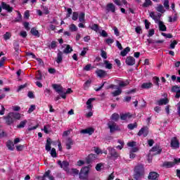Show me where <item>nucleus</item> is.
Here are the masks:
<instances>
[{
  "mask_svg": "<svg viewBox=\"0 0 180 180\" xmlns=\"http://www.w3.org/2000/svg\"><path fill=\"white\" fill-rule=\"evenodd\" d=\"M108 129H110V133H115V131H120V127L115 121H109L107 124Z\"/></svg>",
  "mask_w": 180,
  "mask_h": 180,
  "instance_id": "f257e3e1",
  "label": "nucleus"
},
{
  "mask_svg": "<svg viewBox=\"0 0 180 180\" xmlns=\"http://www.w3.org/2000/svg\"><path fill=\"white\" fill-rule=\"evenodd\" d=\"M58 165H59L60 168H63V169L65 171V172H68V174L70 173V162H68V161L64 160L61 162V160H58Z\"/></svg>",
  "mask_w": 180,
  "mask_h": 180,
  "instance_id": "f03ea898",
  "label": "nucleus"
},
{
  "mask_svg": "<svg viewBox=\"0 0 180 180\" xmlns=\"http://www.w3.org/2000/svg\"><path fill=\"white\" fill-rule=\"evenodd\" d=\"M180 163V158H174L173 162H165L163 163V167L165 168H172L175 165Z\"/></svg>",
  "mask_w": 180,
  "mask_h": 180,
  "instance_id": "7ed1b4c3",
  "label": "nucleus"
},
{
  "mask_svg": "<svg viewBox=\"0 0 180 180\" xmlns=\"http://www.w3.org/2000/svg\"><path fill=\"white\" fill-rule=\"evenodd\" d=\"M88 172H89V169L88 168V167H82L79 174V179H85V178H86Z\"/></svg>",
  "mask_w": 180,
  "mask_h": 180,
  "instance_id": "20e7f679",
  "label": "nucleus"
},
{
  "mask_svg": "<svg viewBox=\"0 0 180 180\" xmlns=\"http://www.w3.org/2000/svg\"><path fill=\"white\" fill-rule=\"evenodd\" d=\"M109 12H112V13L116 12V6L113 3L108 4L105 6V13H109Z\"/></svg>",
  "mask_w": 180,
  "mask_h": 180,
  "instance_id": "39448f33",
  "label": "nucleus"
},
{
  "mask_svg": "<svg viewBox=\"0 0 180 180\" xmlns=\"http://www.w3.org/2000/svg\"><path fill=\"white\" fill-rule=\"evenodd\" d=\"M170 146L174 150L179 148V141L178 140V138L173 137L171 140Z\"/></svg>",
  "mask_w": 180,
  "mask_h": 180,
  "instance_id": "423d86ee",
  "label": "nucleus"
},
{
  "mask_svg": "<svg viewBox=\"0 0 180 180\" xmlns=\"http://www.w3.org/2000/svg\"><path fill=\"white\" fill-rule=\"evenodd\" d=\"M108 150L110 154L111 155V157L114 158V160H117V158H119L120 155L116 151V149H115L112 147H109V148H108Z\"/></svg>",
  "mask_w": 180,
  "mask_h": 180,
  "instance_id": "0eeeda50",
  "label": "nucleus"
},
{
  "mask_svg": "<svg viewBox=\"0 0 180 180\" xmlns=\"http://www.w3.org/2000/svg\"><path fill=\"white\" fill-rule=\"evenodd\" d=\"M172 92H174L176 94L175 98L176 99H179L180 98V86H178V85H174L172 87Z\"/></svg>",
  "mask_w": 180,
  "mask_h": 180,
  "instance_id": "6e6552de",
  "label": "nucleus"
},
{
  "mask_svg": "<svg viewBox=\"0 0 180 180\" xmlns=\"http://www.w3.org/2000/svg\"><path fill=\"white\" fill-rule=\"evenodd\" d=\"M52 87L58 94H61L62 95V94L64 93V87H63L60 84H54L52 85Z\"/></svg>",
  "mask_w": 180,
  "mask_h": 180,
  "instance_id": "1a4fd4ad",
  "label": "nucleus"
},
{
  "mask_svg": "<svg viewBox=\"0 0 180 180\" xmlns=\"http://www.w3.org/2000/svg\"><path fill=\"white\" fill-rule=\"evenodd\" d=\"M143 137H147L148 135V127H142L140 131L138 132V136H143Z\"/></svg>",
  "mask_w": 180,
  "mask_h": 180,
  "instance_id": "9d476101",
  "label": "nucleus"
},
{
  "mask_svg": "<svg viewBox=\"0 0 180 180\" xmlns=\"http://www.w3.org/2000/svg\"><path fill=\"white\" fill-rule=\"evenodd\" d=\"M94 132H95V129L91 127L87 128L85 129H82L80 131V133H82V134H89V136L94 134Z\"/></svg>",
  "mask_w": 180,
  "mask_h": 180,
  "instance_id": "9b49d317",
  "label": "nucleus"
},
{
  "mask_svg": "<svg viewBox=\"0 0 180 180\" xmlns=\"http://www.w3.org/2000/svg\"><path fill=\"white\" fill-rule=\"evenodd\" d=\"M160 176V174L155 172H150L149 173V175L148 176L149 180H158V177Z\"/></svg>",
  "mask_w": 180,
  "mask_h": 180,
  "instance_id": "f8f14e48",
  "label": "nucleus"
},
{
  "mask_svg": "<svg viewBox=\"0 0 180 180\" xmlns=\"http://www.w3.org/2000/svg\"><path fill=\"white\" fill-rule=\"evenodd\" d=\"M127 65H134L136 64V59L133 56H128L125 60Z\"/></svg>",
  "mask_w": 180,
  "mask_h": 180,
  "instance_id": "ddd939ff",
  "label": "nucleus"
},
{
  "mask_svg": "<svg viewBox=\"0 0 180 180\" xmlns=\"http://www.w3.org/2000/svg\"><path fill=\"white\" fill-rule=\"evenodd\" d=\"M95 101V98H89L86 101L87 109L89 110L88 113H92V101Z\"/></svg>",
  "mask_w": 180,
  "mask_h": 180,
  "instance_id": "4468645a",
  "label": "nucleus"
},
{
  "mask_svg": "<svg viewBox=\"0 0 180 180\" xmlns=\"http://www.w3.org/2000/svg\"><path fill=\"white\" fill-rule=\"evenodd\" d=\"M1 8L2 9H4L5 11H8L9 13L12 12L13 11V7H11L9 6V4H7L5 2H1Z\"/></svg>",
  "mask_w": 180,
  "mask_h": 180,
  "instance_id": "2eb2a0df",
  "label": "nucleus"
},
{
  "mask_svg": "<svg viewBox=\"0 0 180 180\" xmlns=\"http://www.w3.org/2000/svg\"><path fill=\"white\" fill-rule=\"evenodd\" d=\"M96 158H98V155L95 154L91 153L89 155V156L86 158L87 164H91V162H92V161H95Z\"/></svg>",
  "mask_w": 180,
  "mask_h": 180,
  "instance_id": "dca6fc26",
  "label": "nucleus"
},
{
  "mask_svg": "<svg viewBox=\"0 0 180 180\" xmlns=\"http://www.w3.org/2000/svg\"><path fill=\"white\" fill-rule=\"evenodd\" d=\"M135 172L138 174H142L144 175V166H143V165H139L136 166Z\"/></svg>",
  "mask_w": 180,
  "mask_h": 180,
  "instance_id": "f3484780",
  "label": "nucleus"
},
{
  "mask_svg": "<svg viewBox=\"0 0 180 180\" xmlns=\"http://www.w3.org/2000/svg\"><path fill=\"white\" fill-rule=\"evenodd\" d=\"M96 74L98 75V77H99V78H105V77L108 75V73H106V71L101 69L96 71Z\"/></svg>",
  "mask_w": 180,
  "mask_h": 180,
  "instance_id": "a211bd4d",
  "label": "nucleus"
},
{
  "mask_svg": "<svg viewBox=\"0 0 180 180\" xmlns=\"http://www.w3.org/2000/svg\"><path fill=\"white\" fill-rule=\"evenodd\" d=\"M66 148L67 150H71L72 147L71 146H74V141H72V139L68 138L66 139Z\"/></svg>",
  "mask_w": 180,
  "mask_h": 180,
  "instance_id": "6ab92c4d",
  "label": "nucleus"
},
{
  "mask_svg": "<svg viewBox=\"0 0 180 180\" xmlns=\"http://www.w3.org/2000/svg\"><path fill=\"white\" fill-rule=\"evenodd\" d=\"M4 119L6 120V123L7 124H12V123H13V122L15 120L13 119V117H12V114L11 113H10L8 117H5Z\"/></svg>",
  "mask_w": 180,
  "mask_h": 180,
  "instance_id": "aec40b11",
  "label": "nucleus"
},
{
  "mask_svg": "<svg viewBox=\"0 0 180 180\" xmlns=\"http://www.w3.org/2000/svg\"><path fill=\"white\" fill-rule=\"evenodd\" d=\"M169 102V100H168L167 98H165L158 101L157 103L159 105V106H162V105L168 104Z\"/></svg>",
  "mask_w": 180,
  "mask_h": 180,
  "instance_id": "412c9836",
  "label": "nucleus"
},
{
  "mask_svg": "<svg viewBox=\"0 0 180 180\" xmlns=\"http://www.w3.org/2000/svg\"><path fill=\"white\" fill-rule=\"evenodd\" d=\"M72 94V89H71V88H68L65 91V89H63V94H60V96L63 99H65V98H67V94Z\"/></svg>",
  "mask_w": 180,
  "mask_h": 180,
  "instance_id": "4be33fe9",
  "label": "nucleus"
},
{
  "mask_svg": "<svg viewBox=\"0 0 180 180\" xmlns=\"http://www.w3.org/2000/svg\"><path fill=\"white\" fill-rule=\"evenodd\" d=\"M153 86V83L146 82L141 84V88L142 89H150Z\"/></svg>",
  "mask_w": 180,
  "mask_h": 180,
  "instance_id": "5701e85b",
  "label": "nucleus"
},
{
  "mask_svg": "<svg viewBox=\"0 0 180 180\" xmlns=\"http://www.w3.org/2000/svg\"><path fill=\"white\" fill-rule=\"evenodd\" d=\"M117 90H115V91L111 93V95L113 97H116V96H119V95H120L122 94V89L120 87H117L116 88Z\"/></svg>",
  "mask_w": 180,
  "mask_h": 180,
  "instance_id": "b1692460",
  "label": "nucleus"
},
{
  "mask_svg": "<svg viewBox=\"0 0 180 180\" xmlns=\"http://www.w3.org/2000/svg\"><path fill=\"white\" fill-rule=\"evenodd\" d=\"M159 30L160 32H167V26L164 25V22L162 21H159Z\"/></svg>",
  "mask_w": 180,
  "mask_h": 180,
  "instance_id": "393cba45",
  "label": "nucleus"
},
{
  "mask_svg": "<svg viewBox=\"0 0 180 180\" xmlns=\"http://www.w3.org/2000/svg\"><path fill=\"white\" fill-rule=\"evenodd\" d=\"M31 34L32 36H35V37H40V33L39 30H36L34 27H32L30 31Z\"/></svg>",
  "mask_w": 180,
  "mask_h": 180,
  "instance_id": "a878e982",
  "label": "nucleus"
},
{
  "mask_svg": "<svg viewBox=\"0 0 180 180\" xmlns=\"http://www.w3.org/2000/svg\"><path fill=\"white\" fill-rule=\"evenodd\" d=\"M6 146L8 150H11V151H13L15 150V145L13 144V142L12 141H8L6 143Z\"/></svg>",
  "mask_w": 180,
  "mask_h": 180,
  "instance_id": "bb28decb",
  "label": "nucleus"
},
{
  "mask_svg": "<svg viewBox=\"0 0 180 180\" xmlns=\"http://www.w3.org/2000/svg\"><path fill=\"white\" fill-rule=\"evenodd\" d=\"M61 61H63V52L61 51H59L57 54L56 63H58V64H60Z\"/></svg>",
  "mask_w": 180,
  "mask_h": 180,
  "instance_id": "cd10ccee",
  "label": "nucleus"
},
{
  "mask_svg": "<svg viewBox=\"0 0 180 180\" xmlns=\"http://www.w3.org/2000/svg\"><path fill=\"white\" fill-rule=\"evenodd\" d=\"M143 8H148L153 6V1L151 0H145V2L142 4Z\"/></svg>",
  "mask_w": 180,
  "mask_h": 180,
  "instance_id": "c85d7f7f",
  "label": "nucleus"
},
{
  "mask_svg": "<svg viewBox=\"0 0 180 180\" xmlns=\"http://www.w3.org/2000/svg\"><path fill=\"white\" fill-rule=\"evenodd\" d=\"M45 148H46V151H50L51 150V139H48L46 140Z\"/></svg>",
  "mask_w": 180,
  "mask_h": 180,
  "instance_id": "c756f323",
  "label": "nucleus"
},
{
  "mask_svg": "<svg viewBox=\"0 0 180 180\" xmlns=\"http://www.w3.org/2000/svg\"><path fill=\"white\" fill-rule=\"evenodd\" d=\"M129 52H130V47L127 46L120 52V56H122V57H125V56H127V53Z\"/></svg>",
  "mask_w": 180,
  "mask_h": 180,
  "instance_id": "7c9ffc66",
  "label": "nucleus"
},
{
  "mask_svg": "<svg viewBox=\"0 0 180 180\" xmlns=\"http://www.w3.org/2000/svg\"><path fill=\"white\" fill-rule=\"evenodd\" d=\"M72 51V48L70 45H67L66 48L63 50L65 54H70Z\"/></svg>",
  "mask_w": 180,
  "mask_h": 180,
  "instance_id": "2f4dec72",
  "label": "nucleus"
},
{
  "mask_svg": "<svg viewBox=\"0 0 180 180\" xmlns=\"http://www.w3.org/2000/svg\"><path fill=\"white\" fill-rule=\"evenodd\" d=\"M49 49L50 50H51V49L54 50V49H57V41H52L51 44L49 46Z\"/></svg>",
  "mask_w": 180,
  "mask_h": 180,
  "instance_id": "473e14b6",
  "label": "nucleus"
},
{
  "mask_svg": "<svg viewBox=\"0 0 180 180\" xmlns=\"http://www.w3.org/2000/svg\"><path fill=\"white\" fill-rule=\"evenodd\" d=\"M156 11H158V12H160V13H164L165 12V10H164V6H162V4H158L156 8Z\"/></svg>",
  "mask_w": 180,
  "mask_h": 180,
  "instance_id": "72a5a7b5",
  "label": "nucleus"
},
{
  "mask_svg": "<svg viewBox=\"0 0 180 180\" xmlns=\"http://www.w3.org/2000/svg\"><path fill=\"white\" fill-rule=\"evenodd\" d=\"M89 28L94 32H98L99 30V25H98V24H92L89 25Z\"/></svg>",
  "mask_w": 180,
  "mask_h": 180,
  "instance_id": "f704fd0d",
  "label": "nucleus"
},
{
  "mask_svg": "<svg viewBox=\"0 0 180 180\" xmlns=\"http://www.w3.org/2000/svg\"><path fill=\"white\" fill-rule=\"evenodd\" d=\"M131 115L130 114H122L120 115L121 120H127V119H130Z\"/></svg>",
  "mask_w": 180,
  "mask_h": 180,
  "instance_id": "c9c22d12",
  "label": "nucleus"
},
{
  "mask_svg": "<svg viewBox=\"0 0 180 180\" xmlns=\"http://www.w3.org/2000/svg\"><path fill=\"white\" fill-rule=\"evenodd\" d=\"M143 176H144V174H143L142 173L135 172V174L134 175V179H136V180L141 179V178H143Z\"/></svg>",
  "mask_w": 180,
  "mask_h": 180,
  "instance_id": "e433bc0d",
  "label": "nucleus"
},
{
  "mask_svg": "<svg viewBox=\"0 0 180 180\" xmlns=\"http://www.w3.org/2000/svg\"><path fill=\"white\" fill-rule=\"evenodd\" d=\"M26 123H27V120H25L23 121H21L20 124L17 126L18 129H23L25 126H26Z\"/></svg>",
  "mask_w": 180,
  "mask_h": 180,
  "instance_id": "4c0bfd02",
  "label": "nucleus"
},
{
  "mask_svg": "<svg viewBox=\"0 0 180 180\" xmlns=\"http://www.w3.org/2000/svg\"><path fill=\"white\" fill-rule=\"evenodd\" d=\"M11 116L14 120H19L22 117L20 113H11Z\"/></svg>",
  "mask_w": 180,
  "mask_h": 180,
  "instance_id": "58836bf2",
  "label": "nucleus"
},
{
  "mask_svg": "<svg viewBox=\"0 0 180 180\" xmlns=\"http://www.w3.org/2000/svg\"><path fill=\"white\" fill-rule=\"evenodd\" d=\"M111 119L114 122H117V120H119V119H120V116L119 115V114H112L111 116Z\"/></svg>",
  "mask_w": 180,
  "mask_h": 180,
  "instance_id": "ea45409f",
  "label": "nucleus"
},
{
  "mask_svg": "<svg viewBox=\"0 0 180 180\" xmlns=\"http://www.w3.org/2000/svg\"><path fill=\"white\" fill-rule=\"evenodd\" d=\"M104 64L105 65V68H107V70H112V63H110L109 61L104 60Z\"/></svg>",
  "mask_w": 180,
  "mask_h": 180,
  "instance_id": "a19ab883",
  "label": "nucleus"
},
{
  "mask_svg": "<svg viewBox=\"0 0 180 180\" xmlns=\"http://www.w3.org/2000/svg\"><path fill=\"white\" fill-rule=\"evenodd\" d=\"M153 81L154 84L157 85V86H160V77H154L153 78Z\"/></svg>",
  "mask_w": 180,
  "mask_h": 180,
  "instance_id": "79ce46f5",
  "label": "nucleus"
},
{
  "mask_svg": "<svg viewBox=\"0 0 180 180\" xmlns=\"http://www.w3.org/2000/svg\"><path fill=\"white\" fill-rule=\"evenodd\" d=\"M79 22H85V13H81L79 15Z\"/></svg>",
  "mask_w": 180,
  "mask_h": 180,
  "instance_id": "37998d69",
  "label": "nucleus"
},
{
  "mask_svg": "<svg viewBox=\"0 0 180 180\" xmlns=\"http://www.w3.org/2000/svg\"><path fill=\"white\" fill-rule=\"evenodd\" d=\"M128 129H129V130H133L134 129H136V127H137V122H135L134 124H129L127 126Z\"/></svg>",
  "mask_w": 180,
  "mask_h": 180,
  "instance_id": "c03bdc74",
  "label": "nucleus"
},
{
  "mask_svg": "<svg viewBox=\"0 0 180 180\" xmlns=\"http://www.w3.org/2000/svg\"><path fill=\"white\" fill-rule=\"evenodd\" d=\"M51 155L53 158H56L57 157V151L56 150V148H53L51 150Z\"/></svg>",
  "mask_w": 180,
  "mask_h": 180,
  "instance_id": "a18cd8bd",
  "label": "nucleus"
},
{
  "mask_svg": "<svg viewBox=\"0 0 180 180\" xmlns=\"http://www.w3.org/2000/svg\"><path fill=\"white\" fill-rule=\"evenodd\" d=\"M41 7L43 8L44 13L45 15H49V13H50V11H49V8H47V6L41 5Z\"/></svg>",
  "mask_w": 180,
  "mask_h": 180,
  "instance_id": "49530a36",
  "label": "nucleus"
},
{
  "mask_svg": "<svg viewBox=\"0 0 180 180\" xmlns=\"http://www.w3.org/2000/svg\"><path fill=\"white\" fill-rule=\"evenodd\" d=\"M36 79H38L39 81H41V79H43V75H41V72L40 70L37 72V74L36 75Z\"/></svg>",
  "mask_w": 180,
  "mask_h": 180,
  "instance_id": "de8ad7c7",
  "label": "nucleus"
},
{
  "mask_svg": "<svg viewBox=\"0 0 180 180\" xmlns=\"http://www.w3.org/2000/svg\"><path fill=\"white\" fill-rule=\"evenodd\" d=\"M150 18H152V19H153V20H155V23H158V19H157V17L154 12H151L150 13Z\"/></svg>",
  "mask_w": 180,
  "mask_h": 180,
  "instance_id": "09e8293b",
  "label": "nucleus"
},
{
  "mask_svg": "<svg viewBox=\"0 0 180 180\" xmlns=\"http://www.w3.org/2000/svg\"><path fill=\"white\" fill-rule=\"evenodd\" d=\"M22 21V14H20V12H18V17L15 18L14 22H21Z\"/></svg>",
  "mask_w": 180,
  "mask_h": 180,
  "instance_id": "8fccbe9b",
  "label": "nucleus"
},
{
  "mask_svg": "<svg viewBox=\"0 0 180 180\" xmlns=\"http://www.w3.org/2000/svg\"><path fill=\"white\" fill-rule=\"evenodd\" d=\"M105 41L106 44H108V46H110V44H112V43L115 42V40L113 39L108 38V39H106Z\"/></svg>",
  "mask_w": 180,
  "mask_h": 180,
  "instance_id": "3c124183",
  "label": "nucleus"
},
{
  "mask_svg": "<svg viewBox=\"0 0 180 180\" xmlns=\"http://www.w3.org/2000/svg\"><path fill=\"white\" fill-rule=\"evenodd\" d=\"M44 133H46V134H49V133H50V126L48 124V125H45L44 127Z\"/></svg>",
  "mask_w": 180,
  "mask_h": 180,
  "instance_id": "603ef678",
  "label": "nucleus"
},
{
  "mask_svg": "<svg viewBox=\"0 0 180 180\" xmlns=\"http://www.w3.org/2000/svg\"><path fill=\"white\" fill-rule=\"evenodd\" d=\"M5 61H6V57L4 56L0 60V68L4 67V64H5Z\"/></svg>",
  "mask_w": 180,
  "mask_h": 180,
  "instance_id": "864d4df0",
  "label": "nucleus"
},
{
  "mask_svg": "<svg viewBox=\"0 0 180 180\" xmlns=\"http://www.w3.org/2000/svg\"><path fill=\"white\" fill-rule=\"evenodd\" d=\"M172 81H173V82H180V77H177L176 75H172Z\"/></svg>",
  "mask_w": 180,
  "mask_h": 180,
  "instance_id": "5fc2aeb1",
  "label": "nucleus"
},
{
  "mask_svg": "<svg viewBox=\"0 0 180 180\" xmlns=\"http://www.w3.org/2000/svg\"><path fill=\"white\" fill-rule=\"evenodd\" d=\"M163 5L165 9H169V0H165Z\"/></svg>",
  "mask_w": 180,
  "mask_h": 180,
  "instance_id": "6e6d98bb",
  "label": "nucleus"
},
{
  "mask_svg": "<svg viewBox=\"0 0 180 180\" xmlns=\"http://www.w3.org/2000/svg\"><path fill=\"white\" fill-rule=\"evenodd\" d=\"M70 174H72V175H78L79 174V170L77 169H72L70 172H69Z\"/></svg>",
  "mask_w": 180,
  "mask_h": 180,
  "instance_id": "4d7b16f0",
  "label": "nucleus"
},
{
  "mask_svg": "<svg viewBox=\"0 0 180 180\" xmlns=\"http://www.w3.org/2000/svg\"><path fill=\"white\" fill-rule=\"evenodd\" d=\"M70 30H71L72 32H77V30H78V27H77L75 25L72 24L70 26Z\"/></svg>",
  "mask_w": 180,
  "mask_h": 180,
  "instance_id": "13d9d810",
  "label": "nucleus"
},
{
  "mask_svg": "<svg viewBox=\"0 0 180 180\" xmlns=\"http://www.w3.org/2000/svg\"><path fill=\"white\" fill-rule=\"evenodd\" d=\"M11 32H7L6 34L4 35V40H9L11 39Z\"/></svg>",
  "mask_w": 180,
  "mask_h": 180,
  "instance_id": "bf43d9fd",
  "label": "nucleus"
},
{
  "mask_svg": "<svg viewBox=\"0 0 180 180\" xmlns=\"http://www.w3.org/2000/svg\"><path fill=\"white\" fill-rule=\"evenodd\" d=\"M14 46V50L15 51L16 53H19L20 50L19 49V44L18 42H15L13 44Z\"/></svg>",
  "mask_w": 180,
  "mask_h": 180,
  "instance_id": "052dcab7",
  "label": "nucleus"
},
{
  "mask_svg": "<svg viewBox=\"0 0 180 180\" xmlns=\"http://www.w3.org/2000/svg\"><path fill=\"white\" fill-rule=\"evenodd\" d=\"M135 31L137 33V34H141V33H143V30L141 29V27H140V26H137L135 28Z\"/></svg>",
  "mask_w": 180,
  "mask_h": 180,
  "instance_id": "680f3d73",
  "label": "nucleus"
},
{
  "mask_svg": "<svg viewBox=\"0 0 180 180\" xmlns=\"http://www.w3.org/2000/svg\"><path fill=\"white\" fill-rule=\"evenodd\" d=\"M176 44H178V42L176 41V40L173 41L170 44L169 49H175V46H176Z\"/></svg>",
  "mask_w": 180,
  "mask_h": 180,
  "instance_id": "e2e57ef3",
  "label": "nucleus"
},
{
  "mask_svg": "<svg viewBox=\"0 0 180 180\" xmlns=\"http://www.w3.org/2000/svg\"><path fill=\"white\" fill-rule=\"evenodd\" d=\"M101 56L102 58H104V60H106V58H108V53L103 50H101Z\"/></svg>",
  "mask_w": 180,
  "mask_h": 180,
  "instance_id": "0e129e2a",
  "label": "nucleus"
},
{
  "mask_svg": "<svg viewBox=\"0 0 180 180\" xmlns=\"http://www.w3.org/2000/svg\"><path fill=\"white\" fill-rule=\"evenodd\" d=\"M152 151H157V154H160V153H161L162 150L160 149L159 146H154L153 148H152Z\"/></svg>",
  "mask_w": 180,
  "mask_h": 180,
  "instance_id": "69168bd1",
  "label": "nucleus"
},
{
  "mask_svg": "<svg viewBox=\"0 0 180 180\" xmlns=\"http://www.w3.org/2000/svg\"><path fill=\"white\" fill-rule=\"evenodd\" d=\"M144 23H145V28L147 30H148V29H150V25H151V23L148 22V20H145Z\"/></svg>",
  "mask_w": 180,
  "mask_h": 180,
  "instance_id": "338daca9",
  "label": "nucleus"
},
{
  "mask_svg": "<svg viewBox=\"0 0 180 180\" xmlns=\"http://www.w3.org/2000/svg\"><path fill=\"white\" fill-rule=\"evenodd\" d=\"M72 19V20H78V13L77 12H73Z\"/></svg>",
  "mask_w": 180,
  "mask_h": 180,
  "instance_id": "774afa93",
  "label": "nucleus"
}]
</instances>
